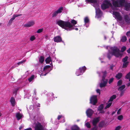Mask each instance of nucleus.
I'll list each match as a JSON object with an SVG mask.
<instances>
[{"mask_svg":"<svg viewBox=\"0 0 130 130\" xmlns=\"http://www.w3.org/2000/svg\"><path fill=\"white\" fill-rule=\"evenodd\" d=\"M34 24V21H29L27 23L25 24L24 25V26L26 27H29L32 26Z\"/></svg>","mask_w":130,"mask_h":130,"instance_id":"nucleus-22","label":"nucleus"},{"mask_svg":"<svg viewBox=\"0 0 130 130\" xmlns=\"http://www.w3.org/2000/svg\"><path fill=\"white\" fill-rule=\"evenodd\" d=\"M113 78H112L110 79L108 83L109 84H110L113 81Z\"/></svg>","mask_w":130,"mask_h":130,"instance_id":"nucleus-47","label":"nucleus"},{"mask_svg":"<svg viewBox=\"0 0 130 130\" xmlns=\"http://www.w3.org/2000/svg\"><path fill=\"white\" fill-rule=\"evenodd\" d=\"M126 49V47L125 46H123L121 48V52H123Z\"/></svg>","mask_w":130,"mask_h":130,"instance_id":"nucleus-40","label":"nucleus"},{"mask_svg":"<svg viewBox=\"0 0 130 130\" xmlns=\"http://www.w3.org/2000/svg\"><path fill=\"white\" fill-rule=\"evenodd\" d=\"M34 75H32L28 79L29 82H30L34 78Z\"/></svg>","mask_w":130,"mask_h":130,"instance_id":"nucleus-37","label":"nucleus"},{"mask_svg":"<svg viewBox=\"0 0 130 130\" xmlns=\"http://www.w3.org/2000/svg\"><path fill=\"white\" fill-rule=\"evenodd\" d=\"M114 15L115 16L116 18L118 20L121 21L122 20V17L119 13L114 11Z\"/></svg>","mask_w":130,"mask_h":130,"instance_id":"nucleus-20","label":"nucleus"},{"mask_svg":"<svg viewBox=\"0 0 130 130\" xmlns=\"http://www.w3.org/2000/svg\"><path fill=\"white\" fill-rule=\"evenodd\" d=\"M100 89H98L96 90V92L98 93H99V95L100 94Z\"/></svg>","mask_w":130,"mask_h":130,"instance_id":"nucleus-53","label":"nucleus"},{"mask_svg":"<svg viewBox=\"0 0 130 130\" xmlns=\"http://www.w3.org/2000/svg\"><path fill=\"white\" fill-rule=\"evenodd\" d=\"M125 86V85H123L120 87L118 89V90L120 91V95L121 96H123L125 90L124 89Z\"/></svg>","mask_w":130,"mask_h":130,"instance_id":"nucleus-13","label":"nucleus"},{"mask_svg":"<svg viewBox=\"0 0 130 130\" xmlns=\"http://www.w3.org/2000/svg\"><path fill=\"white\" fill-rule=\"evenodd\" d=\"M56 24L62 28L65 29L68 31H70L75 29L76 30H78V28L75 27L72 24L68 21H64L61 20L57 21Z\"/></svg>","mask_w":130,"mask_h":130,"instance_id":"nucleus-1","label":"nucleus"},{"mask_svg":"<svg viewBox=\"0 0 130 130\" xmlns=\"http://www.w3.org/2000/svg\"><path fill=\"white\" fill-rule=\"evenodd\" d=\"M124 8L125 10L127 11H130V2L126 3L124 5Z\"/></svg>","mask_w":130,"mask_h":130,"instance_id":"nucleus-23","label":"nucleus"},{"mask_svg":"<svg viewBox=\"0 0 130 130\" xmlns=\"http://www.w3.org/2000/svg\"><path fill=\"white\" fill-rule=\"evenodd\" d=\"M103 108V104H101L98 107V110L99 111L101 110Z\"/></svg>","mask_w":130,"mask_h":130,"instance_id":"nucleus-33","label":"nucleus"},{"mask_svg":"<svg viewBox=\"0 0 130 130\" xmlns=\"http://www.w3.org/2000/svg\"><path fill=\"white\" fill-rule=\"evenodd\" d=\"M125 78L127 79H129V80L130 81V72L126 75Z\"/></svg>","mask_w":130,"mask_h":130,"instance_id":"nucleus-39","label":"nucleus"},{"mask_svg":"<svg viewBox=\"0 0 130 130\" xmlns=\"http://www.w3.org/2000/svg\"><path fill=\"white\" fill-rule=\"evenodd\" d=\"M112 5L110 1L104 0L101 5V8L103 10L109 8V12L112 14L114 17V0H112Z\"/></svg>","mask_w":130,"mask_h":130,"instance_id":"nucleus-2","label":"nucleus"},{"mask_svg":"<svg viewBox=\"0 0 130 130\" xmlns=\"http://www.w3.org/2000/svg\"><path fill=\"white\" fill-rule=\"evenodd\" d=\"M122 67L123 68H125L128 65L129 62L128 61H127L125 62H123Z\"/></svg>","mask_w":130,"mask_h":130,"instance_id":"nucleus-34","label":"nucleus"},{"mask_svg":"<svg viewBox=\"0 0 130 130\" xmlns=\"http://www.w3.org/2000/svg\"><path fill=\"white\" fill-rule=\"evenodd\" d=\"M4 13H2V11L1 10H0V17L1 16H2L3 15Z\"/></svg>","mask_w":130,"mask_h":130,"instance_id":"nucleus-54","label":"nucleus"},{"mask_svg":"<svg viewBox=\"0 0 130 130\" xmlns=\"http://www.w3.org/2000/svg\"><path fill=\"white\" fill-rule=\"evenodd\" d=\"M93 113V111L91 109L89 108L86 111V113L88 117L90 118L91 117Z\"/></svg>","mask_w":130,"mask_h":130,"instance_id":"nucleus-16","label":"nucleus"},{"mask_svg":"<svg viewBox=\"0 0 130 130\" xmlns=\"http://www.w3.org/2000/svg\"><path fill=\"white\" fill-rule=\"evenodd\" d=\"M89 20L87 17H85L84 19V22L85 24L84 25H86V24L87 23H88L89 22Z\"/></svg>","mask_w":130,"mask_h":130,"instance_id":"nucleus-35","label":"nucleus"},{"mask_svg":"<svg viewBox=\"0 0 130 130\" xmlns=\"http://www.w3.org/2000/svg\"><path fill=\"white\" fill-rule=\"evenodd\" d=\"M71 130H79V128L77 125H75L71 127Z\"/></svg>","mask_w":130,"mask_h":130,"instance_id":"nucleus-27","label":"nucleus"},{"mask_svg":"<svg viewBox=\"0 0 130 130\" xmlns=\"http://www.w3.org/2000/svg\"><path fill=\"white\" fill-rule=\"evenodd\" d=\"M114 67V66H113V64H112L110 66V69H111L112 71L113 70V68Z\"/></svg>","mask_w":130,"mask_h":130,"instance_id":"nucleus-51","label":"nucleus"},{"mask_svg":"<svg viewBox=\"0 0 130 130\" xmlns=\"http://www.w3.org/2000/svg\"><path fill=\"white\" fill-rule=\"evenodd\" d=\"M34 94H35V95H36V90L35 89L34 90Z\"/></svg>","mask_w":130,"mask_h":130,"instance_id":"nucleus-58","label":"nucleus"},{"mask_svg":"<svg viewBox=\"0 0 130 130\" xmlns=\"http://www.w3.org/2000/svg\"><path fill=\"white\" fill-rule=\"evenodd\" d=\"M35 130H43L42 126L41 123L38 122L35 127Z\"/></svg>","mask_w":130,"mask_h":130,"instance_id":"nucleus-14","label":"nucleus"},{"mask_svg":"<svg viewBox=\"0 0 130 130\" xmlns=\"http://www.w3.org/2000/svg\"><path fill=\"white\" fill-rule=\"evenodd\" d=\"M128 57L127 56H126L124 58H123L122 59V61L123 62H127V60Z\"/></svg>","mask_w":130,"mask_h":130,"instance_id":"nucleus-38","label":"nucleus"},{"mask_svg":"<svg viewBox=\"0 0 130 130\" xmlns=\"http://www.w3.org/2000/svg\"><path fill=\"white\" fill-rule=\"evenodd\" d=\"M37 106L38 107H39L40 106V104L39 103H38L37 105Z\"/></svg>","mask_w":130,"mask_h":130,"instance_id":"nucleus-61","label":"nucleus"},{"mask_svg":"<svg viewBox=\"0 0 130 130\" xmlns=\"http://www.w3.org/2000/svg\"><path fill=\"white\" fill-rule=\"evenodd\" d=\"M121 108H120L119 109L117 112V114L118 115H120V114L121 112Z\"/></svg>","mask_w":130,"mask_h":130,"instance_id":"nucleus-48","label":"nucleus"},{"mask_svg":"<svg viewBox=\"0 0 130 130\" xmlns=\"http://www.w3.org/2000/svg\"><path fill=\"white\" fill-rule=\"evenodd\" d=\"M121 128V126H119L116 127L115 130H119Z\"/></svg>","mask_w":130,"mask_h":130,"instance_id":"nucleus-46","label":"nucleus"},{"mask_svg":"<svg viewBox=\"0 0 130 130\" xmlns=\"http://www.w3.org/2000/svg\"><path fill=\"white\" fill-rule=\"evenodd\" d=\"M104 39L106 40V37L105 36H104Z\"/></svg>","mask_w":130,"mask_h":130,"instance_id":"nucleus-63","label":"nucleus"},{"mask_svg":"<svg viewBox=\"0 0 130 130\" xmlns=\"http://www.w3.org/2000/svg\"><path fill=\"white\" fill-rule=\"evenodd\" d=\"M122 83V80L121 79L119 80L118 82L117 85L118 86L121 85Z\"/></svg>","mask_w":130,"mask_h":130,"instance_id":"nucleus-43","label":"nucleus"},{"mask_svg":"<svg viewBox=\"0 0 130 130\" xmlns=\"http://www.w3.org/2000/svg\"><path fill=\"white\" fill-rule=\"evenodd\" d=\"M15 101V100L14 98L13 97H12L11 99L10 102L12 106H14Z\"/></svg>","mask_w":130,"mask_h":130,"instance_id":"nucleus-25","label":"nucleus"},{"mask_svg":"<svg viewBox=\"0 0 130 130\" xmlns=\"http://www.w3.org/2000/svg\"><path fill=\"white\" fill-rule=\"evenodd\" d=\"M127 86H128V87L129 86H130V82H129L127 84Z\"/></svg>","mask_w":130,"mask_h":130,"instance_id":"nucleus-59","label":"nucleus"},{"mask_svg":"<svg viewBox=\"0 0 130 130\" xmlns=\"http://www.w3.org/2000/svg\"><path fill=\"white\" fill-rule=\"evenodd\" d=\"M126 35L127 36H130V31L127 32L126 33Z\"/></svg>","mask_w":130,"mask_h":130,"instance_id":"nucleus-50","label":"nucleus"},{"mask_svg":"<svg viewBox=\"0 0 130 130\" xmlns=\"http://www.w3.org/2000/svg\"><path fill=\"white\" fill-rule=\"evenodd\" d=\"M23 115L20 113H17L16 114L15 116L18 120H19L23 117Z\"/></svg>","mask_w":130,"mask_h":130,"instance_id":"nucleus-24","label":"nucleus"},{"mask_svg":"<svg viewBox=\"0 0 130 130\" xmlns=\"http://www.w3.org/2000/svg\"><path fill=\"white\" fill-rule=\"evenodd\" d=\"M122 76V74L121 73H118L116 76V78L118 79H120Z\"/></svg>","mask_w":130,"mask_h":130,"instance_id":"nucleus-26","label":"nucleus"},{"mask_svg":"<svg viewBox=\"0 0 130 130\" xmlns=\"http://www.w3.org/2000/svg\"><path fill=\"white\" fill-rule=\"evenodd\" d=\"M97 129V126H94V127L92 128L91 130H96Z\"/></svg>","mask_w":130,"mask_h":130,"instance_id":"nucleus-49","label":"nucleus"},{"mask_svg":"<svg viewBox=\"0 0 130 130\" xmlns=\"http://www.w3.org/2000/svg\"><path fill=\"white\" fill-rule=\"evenodd\" d=\"M86 126L88 128H90L91 127V125L89 123L87 122L86 124Z\"/></svg>","mask_w":130,"mask_h":130,"instance_id":"nucleus-44","label":"nucleus"},{"mask_svg":"<svg viewBox=\"0 0 130 130\" xmlns=\"http://www.w3.org/2000/svg\"><path fill=\"white\" fill-rule=\"evenodd\" d=\"M51 61V58L50 56L47 57L45 59V61L47 63H49Z\"/></svg>","mask_w":130,"mask_h":130,"instance_id":"nucleus-28","label":"nucleus"},{"mask_svg":"<svg viewBox=\"0 0 130 130\" xmlns=\"http://www.w3.org/2000/svg\"><path fill=\"white\" fill-rule=\"evenodd\" d=\"M44 58L42 56H41L39 58V62L41 63H42L44 61Z\"/></svg>","mask_w":130,"mask_h":130,"instance_id":"nucleus-30","label":"nucleus"},{"mask_svg":"<svg viewBox=\"0 0 130 130\" xmlns=\"http://www.w3.org/2000/svg\"><path fill=\"white\" fill-rule=\"evenodd\" d=\"M36 39V38L34 36H31L30 38V40L31 41H32L35 40Z\"/></svg>","mask_w":130,"mask_h":130,"instance_id":"nucleus-41","label":"nucleus"},{"mask_svg":"<svg viewBox=\"0 0 130 130\" xmlns=\"http://www.w3.org/2000/svg\"><path fill=\"white\" fill-rule=\"evenodd\" d=\"M63 10V7H60L57 10L54 11L53 12L52 15V17L53 18L56 17L58 13H61Z\"/></svg>","mask_w":130,"mask_h":130,"instance_id":"nucleus-12","label":"nucleus"},{"mask_svg":"<svg viewBox=\"0 0 130 130\" xmlns=\"http://www.w3.org/2000/svg\"><path fill=\"white\" fill-rule=\"evenodd\" d=\"M52 94H51V95L52 96H53V98H54H54L53 97V95H54V93H51Z\"/></svg>","mask_w":130,"mask_h":130,"instance_id":"nucleus-62","label":"nucleus"},{"mask_svg":"<svg viewBox=\"0 0 130 130\" xmlns=\"http://www.w3.org/2000/svg\"><path fill=\"white\" fill-rule=\"evenodd\" d=\"M124 19L125 21L127 23L130 24V14L129 15H125L124 16Z\"/></svg>","mask_w":130,"mask_h":130,"instance_id":"nucleus-19","label":"nucleus"},{"mask_svg":"<svg viewBox=\"0 0 130 130\" xmlns=\"http://www.w3.org/2000/svg\"><path fill=\"white\" fill-rule=\"evenodd\" d=\"M24 130H32L31 128L29 127L24 129Z\"/></svg>","mask_w":130,"mask_h":130,"instance_id":"nucleus-56","label":"nucleus"},{"mask_svg":"<svg viewBox=\"0 0 130 130\" xmlns=\"http://www.w3.org/2000/svg\"><path fill=\"white\" fill-rule=\"evenodd\" d=\"M86 68L85 66H84L80 68L79 69L77 70L76 71V74L77 76H79L81 75L85 71Z\"/></svg>","mask_w":130,"mask_h":130,"instance_id":"nucleus-8","label":"nucleus"},{"mask_svg":"<svg viewBox=\"0 0 130 130\" xmlns=\"http://www.w3.org/2000/svg\"><path fill=\"white\" fill-rule=\"evenodd\" d=\"M127 40V38L126 36H124L122 37L121 41L122 42H125Z\"/></svg>","mask_w":130,"mask_h":130,"instance_id":"nucleus-29","label":"nucleus"},{"mask_svg":"<svg viewBox=\"0 0 130 130\" xmlns=\"http://www.w3.org/2000/svg\"><path fill=\"white\" fill-rule=\"evenodd\" d=\"M90 103L93 105H95L97 102V96L95 95L92 96L90 98Z\"/></svg>","mask_w":130,"mask_h":130,"instance_id":"nucleus-11","label":"nucleus"},{"mask_svg":"<svg viewBox=\"0 0 130 130\" xmlns=\"http://www.w3.org/2000/svg\"><path fill=\"white\" fill-rule=\"evenodd\" d=\"M122 53L120 51L119 49L114 46V56L117 57H122Z\"/></svg>","mask_w":130,"mask_h":130,"instance_id":"nucleus-9","label":"nucleus"},{"mask_svg":"<svg viewBox=\"0 0 130 130\" xmlns=\"http://www.w3.org/2000/svg\"><path fill=\"white\" fill-rule=\"evenodd\" d=\"M18 90V89H15L14 90V92H13L14 93V94H16L17 93V91Z\"/></svg>","mask_w":130,"mask_h":130,"instance_id":"nucleus-52","label":"nucleus"},{"mask_svg":"<svg viewBox=\"0 0 130 130\" xmlns=\"http://www.w3.org/2000/svg\"><path fill=\"white\" fill-rule=\"evenodd\" d=\"M45 38L46 39H47V38H48V36L46 35H45Z\"/></svg>","mask_w":130,"mask_h":130,"instance_id":"nucleus-60","label":"nucleus"},{"mask_svg":"<svg viewBox=\"0 0 130 130\" xmlns=\"http://www.w3.org/2000/svg\"><path fill=\"white\" fill-rule=\"evenodd\" d=\"M43 29L42 28L39 29L38 30L37 32L38 33H39L42 32L43 31Z\"/></svg>","mask_w":130,"mask_h":130,"instance_id":"nucleus-45","label":"nucleus"},{"mask_svg":"<svg viewBox=\"0 0 130 130\" xmlns=\"http://www.w3.org/2000/svg\"><path fill=\"white\" fill-rule=\"evenodd\" d=\"M127 52L128 53H130V48H129L128 50H127Z\"/></svg>","mask_w":130,"mask_h":130,"instance_id":"nucleus-57","label":"nucleus"},{"mask_svg":"<svg viewBox=\"0 0 130 130\" xmlns=\"http://www.w3.org/2000/svg\"><path fill=\"white\" fill-rule=\"evenodd\" d=\"M86 4L88 3H92L91 5L94 7H96L98 5L99 2L96 0H85Z\"/></svg>","mask_w":130,"mask_h":130,"instance_id":"nucleus-10","label":"nucleus"},{"mask_svg":"<svg viewBox=\"0 0 130 130\" xmlns=\"http://www.w3.org/2000/svg\"><path fill=\"white\" fill-rule=\"evenodd\" d=\"M114 99V95H113L110 98L109 101H108V102H111ZM112 103L111 102H110L107 104L106 106L104 108L105 109H106L107 108H109L111 105Z\"/></svg>","mask_w":130,"mask_h":130,"instance_id":"nucleus-15","label":"nucleus"},{"mask_svg":"<svg viewBox=\"0 0 130 130\" xmlns=\"http://www.w3.org/2000/svg\"><path fill=\"white\" fill-rule=\"evenodd\" d=\"M54 41L55 42H59L62 41V42H63V41L62 40V39L60 36H58L55 37L54 38Z\"/></svg>","mask_w":130,"mask_h":130,"instance_id":"nucleus-18","label":"nucleus"},{"mask_svg":"<svg viewBox=\"0 0 130 130\" xmlns=\"http://www.w3.org/2000/svg\"><path fill=\"white\" fill-rule=\"evenodd\" d=\"M71 24H72L73 26H75V25L77 24V22L76 20H72L71 21Z\"/></svg>","mask_w":130,"mask_h":130,"instance_id":"nucleus-32","label":"nucleus"},{"mask_svg":"<svg viewBox=\"0 0 130 130\" xmlns=\"http://www.w3.org/2000/svg\"><path fill=\"white\" fill-rule=\"evenodd\" d=\"M22 15L21 14H14L13 15L12 17L11 18L9 21L8 24H11L16 17L20 16Z\"/></svg>","mask_w":130,"mask_h":130,"instance_id":"nucleus-21","label":"nucleus"},{"mask_svg":"<svg viewBox=\"0 0 130 130\" xmlns=\"http://www.w3.org/2000/svg\"><path fill=\"white\" fill-rule=\"evenodd\" d=\"M98 73L99 74L100 76H101V75H102V79L101 82H103V83H101L100 84V87L101 88L105 87L107 83V80L105 79V77L106 76L107 72L106 71H102L100 73L98 72Z\"/></svg>","mask_w":130,"mask_h":130,"instance_id":"nucleus-3","label":"nucleus"},{"mask_svg":"<svg viewBox=\"0 0 130 130\" xmlns=\"http://www.w3.org/2000/svg\"><path fill=\"white\" fill-rule=\"evenodd\" d=\"M53 69V67H51L49 65H47L45 66L43 68V71L45 73V74L43 73L41 74V75L42 76L45 75L47 74L51 71Z\"/></svg>","mask_w":130,"mask_h":130,"instance_id":"nucleus-6","label":"nucleus"},{"mask_svg":"<svg viewBox=\"0 0 130 130\" xmlns=\"http://www.w3.org/2000/svg\"><path fill=\"white\" fill-rule=\"evenodd\" d=\"M108 50V53L107 54V57L110 60L112 55H114V47L110 46H104Z\"/></svg>","mask_w":130,"mask_h":130,"instance_id":"nucleus-4","label":"nucleus"},{"mask_svg":"<svg viewBox=\"0 0 130 130\" xmlns=\"http://www.w3.org/2000/svg\"><path fill=\"white\" fill-rule=\"evenodd\" d=\"M117 119L119 120H122L123 119V117L122 115H120L117 117Z\"/></svg>","mask_w":130,"mask_h":130,"instance_id":"nucleus-36","label":"nucleus"},{"mask_svg":"<svg viewBox=\"0 0 130 130\" xmlns=\"http://www.w3.org/2000/svg\"><path fill=\"white\" fill-rule=\"evenodd\" d=\"M105 122L103 121L101 122L99 124V126L100 127H102L104 126Z\"/></svg>","mask_w":130,"mask_h":130,"instance_id":"nucleus-31","label":"nucleus"},{"mask_svg":"<svg viewBox=\"0 0 130 130\" xmlns=\"http://www.w3.org/2000/svg\"><path fill=\"white\" fill-rule=\"evenodd\" d=\"M26 61V60H23L17 63V64L19 65L25 62Z\"/></svg>","mask_w":130,"mask_h":130,"instance_id":"nucleus-42","label":"nucleus"},{"mask_svg":"<svg viewBox=\"0 0 130 130\" xmlns=\"http://www.w3.org/2000/svg\"><path fill=\"white\" fill-rule=\"evenodd\" d=\"M62 116L61 115H59L57 117V119L58 120L60 119V118Z\"/></svg>","mask_w":130,"mask_h":130,"instance_id":"nucleus-55","label":"nucleus"},{"mask_svg":"<svg viewBox=\"0 0 130 130\" xmlns=\"http://www.w3.org/2000/svg\"><path fill=\"white\" fill-rule=\"evenodd\" d=\"M96 10V17L99 18H101L102 15V12L99 8V5L94 7Z\"/></svg>","mask_w":130,"mask_h":130,"instance_id":"nucleus-7","label":"nucleus"},{"mask_svg":"<svg viewBox=\"0 0 130 130\" xmlns=\"http://www.w3.org/2000/svg\"><path fill=\"white\" fill-rule=\"evenodd\" d=\"M65 122V120L64 119H63V121H62L61 122L63 123L64 122Z\"/></svg>","mask_w":130,"mask_h":130,"instance_id":"nucleus-64","label":"nucleus"},{"mask_svg":"<svg viewBox=\"0 0 130 130\" xmlns=\"http://www.w3.org/2000/svg\"><path fill=\"white\" fill-rule=\"evenodd\" d=\"M125 0H117L115 1L114 0V7L116 5L117 6L119 7H124L125 4Z\"/></svg>","mask_w":130,"mask_h":130,"instance_id":"nucleus-5","label":"nucleus"},{"mask_svg":"<svg viewBox=\"0 0 130 130\" xmlns=\"http://www.w3.org/2000/svg\"><path fill=\"white\" fill-rule=\"evenodd\" d=\"M100 118L99 117L94 118L92 121V123L94 126H96L97 124L99 122Z\"/></svg>","mask_w":130,"mask_h":130,"instance_id":"nucleus-17","label":"nucleus"}]
</instances>
